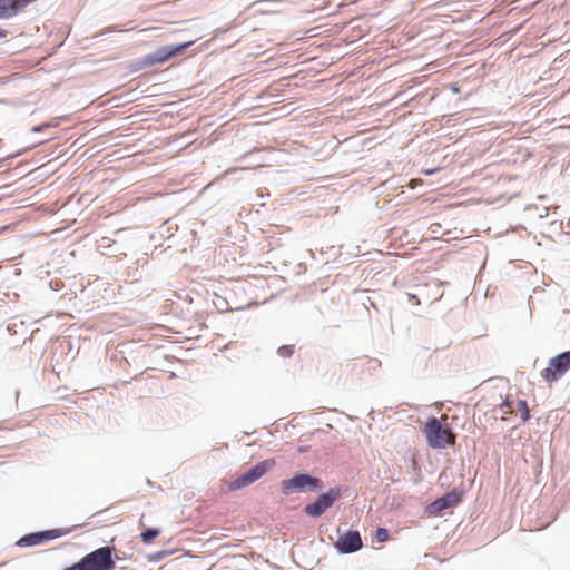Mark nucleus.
<instances>
[{
	"label": "nucleus",
	"instance_id": "13",
	"mask_svg": "<svg viewBox=\"0 0 570 570\" xmlns=\"http://www.w3.org/2000/svg\"><path fill=\"white\" fill-rule=\"evenodd\" d=\"M389 538H390L389 531L385 528H377V530L375 532V539L379 542H385L389 540Z\"/></svg>",
	"mask_w": 570,
	"mask_h": 570
},
{
	"label": "nucleus",
	"instance_id": "12",
	"mask_svg": "<svg viewBox=\"0 0 570 570\" xmlns=\"http://www.w3.org/2000/svg\"><path fill=\"white\" fill-rule=\"evenodd\" d=\"M158 534L159 530L150 528L141 533V540L145 543H150L156 537H158Z\"/></svg>",
	"mask_w": 570,
	"mask_h": 570
},
{
	"label": "nucleus",
	"instance_id": "6",
	"mask_svg": "<svg viewBox=\"0 0 570 570\" xmlns=\"http://www.w3.org/2000/svg\"><path fill=\"white\" fill-rule=\"evenodd\" d=\"M338 497L340 490L331 489L328 492L321 494L315 502L307 504L304 512L311 517H320L334 504Z\"/></svg>",
	"mask_w": 570,
	"mask_h": 570
},
{
	"label": "nucleus",
	"instance_id": "10",
	"mask_svg": "<svg viewBox=\"0 0 570 570\" xmlns=\"http://www.w3.org/2000/svg\"><path fill=\"white\" fill-rule=\"evenodd\" d=\"M514 403L515 400L512 397V395L509 394L499 405V409L502 413V420H505V415L512 414L514 412Z\"/></svg>",
	"mask_w": 570,
	"mask_h": 570
},
{
	"label": "nucleus",
	"instance_id": "3",
	"mask_svg": "<svg viewBox=\"0 0 570 570\" xmlns=\"http://www.w3.org/2000/svg\"><path fill=\"white\" fill-rule=\"evenodd\" d=\"M274 460H265L250 468L246 473L239 475L235 480L230 481L228 489L235 491L245 488L258 479H261L272 466H274Z\"/></svg>",
	"mask_w": 570,
	"mask_h": 570
},
{
	"label": "nucleus",
	"instance_id": "9",
	"mask_svg": "<svg viewBox=\"0 0 570 570\" xmlns=\"http://www.w3.org/2000/svg\"><path fill=\"white\" fill-rule=\"evenodd\" d=\"M460 501V498L456 493L450 492L443 495L442 498L438 499L432 503V508L434 511L440 512L442 510H445L450 507L455 505Z\"/></svg>",
	"mask_w": 570,
	"mask_h": 570
},
{
	"label": "nucleus",
	"instance_id": "5",
	"mask_svg": "<svg viewBox=\"0 0 570 570\" xmlns=\"http://www.w3.org/2000/svg\"><path fill=\"white\" fill-rule=\"evenodd\" d=\"M194 41L184 42L177 46H164L157 49L154 53L145 57V65L153 66L157 63H164L175 56L184 52Z\"/></svg>",
	"mask_w": 570,
	"mask_h": 570
},
{
	"label": "nucleus",
	"instance_id": "2",
	"mask_svg": "<svg viewBox=\"0 0 570 570\" xmlns=\"http://www.w3.org/2000/svg\"><path fill=\"white\" fill-rule=\"evenodd\" d=\"M322 481L318 478L306 473H298L291 479L281 482L282 491L285 494L291 492L312 491L322 488Z\"/></svg>",
	"mask_w": 570,
	"mask_h": 570
},
{
	"label": "nucleus",
	"instance_id": "14",
	"mask_svg": "<svg viewBox=\"0 0 570 570\" xmlns=\"http://www.w3.org/2000/svg\"><path fill=\"white\" fill-rule=\"evenodd\" d=\"M294 352L293 345H283L277 350V354L282 357H289Z\"/></svg>",
	"mask_w": 570,
	"mask_h": 570
},
{
	"label": "nucleus",
	"instance_id": "4",
	"mask_svg": "<svg viewBox=\"0 0 570 570\" xmlns=\"http://www.w3.org/2000/svg\"><path fill=\"white\" fill-rule=\"evenodd\" d=\"M570 368V351L552 357L542 371V377L552 383L559 380Z\"/></svg>",
	"mask_w": 570,
	"mask_h": 570
},
{
	"label": "nucleus",
	"instance_id": "7",
	"mask_svg": "<svg viewBox=\"0 0 570 570\" xmlns=\"http://www.w3.org/2000/svg\"><path fill=\"white\" fill-rule=\"evenodd\" d=\"M69 531L63 529H52L42 532L30 533L19 540L20 546H36L45 541L66 535Z\"/></svg>",
	"mask_w": 570,
	"mask_h": 570
},
{
	"label": "nucleus",
	"instance_id": "1",
	"mask_svg": "<svg viewBox=\"0 0 570 570\" xmlns=\"http://www.w3.org/2000/svg\"><path fill=\"white\" fill-rule=\"evenodd\" d=\"M423 434L428 444L433 449H444L455 444V434L448 423V415L440 419L431 417L423 428Z\"/></svg>",
	"mask_w": 570,
	"mask_h": 570
},
{
	"label": "nucleus",
	"instance_id": "11",
	"mask_svg": "<svg viewBox=\"0 0 570 570\" xmlns=\"http://www.w3.org/2000/svg\"><path fill=\"white\" fill-rule=\"evenodd\" d=\"M517 411L520 413L521 420L527 422L530 419V411L528 403L524 400H519L517 403Z\"/></svg>",
	"mask_w": 570,
	"mask_h": 570
},
{
	"label": "nucleus",
	"instance_id": "8",
	"mask_svg": "<svg viewBox=\"0 0 570 570\" xmlns=\"http://www.w3.org/2000/svg\"><path fill=\"white\" fill-rule=\"evenodd\" d=\"M362 539L358 531H348L336 542V548L343 553H351L362 548Z\"/></svg>",
	"mask_w": 570,
	"mask_h": 570
},
{
	"label": "nucleus",
	"instance_id": "15",
	"mask_svg": "<svg viewBox=\"0 0 570 570\" xmlns=\"http://www.w3.org/2000/svg\"><path fill=\"white\" fill-rule=\"evenodd\" d=\"M452 90H453L454 92H459V89H458L456 87H453V88H452Z\"/></svg>",
	"mask_w": 570,
	"mask_h": 570
}]
</instances>
